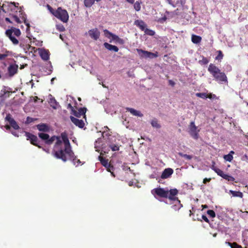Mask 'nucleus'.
<instances>
[{
  "instance_id": "obj_52",
  "label": "nucleus",
  "mask_w": 248,
  "mask_h": 248,
  "mask_svg": "<svg viewBox=\"0 0 248 248\" xmlns=\"http://www.w3.org/2000/svg\"><path fill=\"white\" fill-rule=\"evenodd\" d=\"M211 178H204L203 180V184H206L207 182H210L211 181Z\"/></svg>"
},
{
  "instance_id": "obj_28",
  "label": "nucleus",
  "mask_w": 248,
  "mask_h": 248,
  "mask_svg": "<svg viewBox=\"0 0 248 248\" xmlns=\"http://www.w3.org/2000/svg\"><path fill=\"white\" fill-rule=\"evenodd\" d=\"M196 96L202 99H206L207 98L212 99V97H210L205 93H196Z\"/></svg>"
},
{
  "instance_id": "obj_27",
  "label": "nucleus",
  "mask_w": 248,
  "mask_h": 248,
  "mask_svg": "<svg viewBox=\"0 0 248 248\" xmlns=\"http://www.w3.org/2000/svg\"><path fill=\"white\" fill-rule=\"evenodd\" d=\"M229 193L232 194L233 197H237L240 198L243 197V193L240 191H235L233 190H230Z\"/></svg>"
},
{
  "instance_id": "obj_53",
  "label": "nucleus",
  "mask_w": 248,
  "mask_h": 248,
  "mask_svg": "<svg viewBox=\"0 0 248 248\" xmlns=\"http://www.w3.org/2000/svg\"><path fill=\"white\" fill-rule=\"evenodd\" d=\"M211 169L215 171V170L217 169V168L215 166V162H212V165L211 166Z\"/></svg>"
},
{
  "instance_id": "obj_7",
  "label": "nucleus",
  "mask_w": 248,
  "mask_h": 248,
  "mask_svg": "<svg viewBox=\"0 0 248 248\" xmlns=\"http://www.w3.org/2000/svg\"><path fill=\"white\" fill-rule=\"evenodd\" d=\"M188 133L195 140H197L199 138V130H198L197 127L195 125L194 122H191L189 125Z\"/></svg>"
},
{
  "instance_id": "obj_11",
  "label": "nucleus",
  "mask_w": 248,
  "mask_h": 248,
  "mask_svg": "<svg viewBox=\"0 0 248 248\" xmlns=\"http://www.w3.org/2000/svg\"><path fill=\"white\" fill-rule=\"evenodd\" d=\"M18 66L17 64H10L8 67V74L9 77H13L17 73Z\"/></svg>"
},
{
  "instance_id": "obj_23",
  "label": "nucleus",
  "mask_w": 248,
  "mask_h": 248,
  "mask_svg": "<svg viewBox=\"0 0 248 248\" xmlns=\"http://www.w3.org/2000/svg\"><path fill=\"white\" fill-rule=\"evenodd\" d=\"M40 54V56H41V58L43 60L47 61L49 59V54L46 50H44L41 51Z\"/></svg>"
},
{
  "instance_id": "obj_10",
  "label": "nucleus",
  "mask_w": 248,
  "mask_h": 248,
  "mask_svg": "<svg viewBox=\"0 0 248 248\" xmlns=\"http://www.w3.org/2000/svg\"><path fill=\"white\" fill-rule=\"evenodd\" d=\"M5 119V121L8 122L9 124L14 129L17 130L20 128V127L17 124L16 122L12 117V116L10 113L6 115Z\"/></svg>"
},
{
  "instance_id": "obj_47",
  "label": "nucleus",
  "mask_w": 248,
  "mask_h": 248,
  "mask_svg": "<svg viewBox=\"0 0 248 248\" xmlns=\"http://www.w3.org/2000/svg\"><path fill=\"white\" fill-rule=\"evenodd\" d=\"M166 20H167V17H166V16H164L163 17L158 19V22L162 23L164 21H165Z\"/></svg>"
},
{
  "instance_id": "obj_13",
  "label": "nucleus",
  "mask_w": 248,
  "mask_h": 248,
  "mask_svg": "<svg viewBox=\"0 0 248 248\" xmlns=\"http://www.w3.org/2000/svg\"><path fill=\"white\" fill-rule=\"evenodd\" d=\"M88 34L91 38L97 40L100 36V32L97 28H94L88 31Z\"/></svg>"
},
{
  "instance_id": "obj_40",
  "label": "nucleus",
  "mask_w": 248,
  "mask_h": 248,
  "mask_svg": "<svg viewBox=\"0 0 248 248\" xmlns=\"http://www.w3.org/2000/svg\"><path fill=\"white\" fill-rule=\"evenodd\" d=\"M37 118H33L30 117H27L26 118V121L25 122L26 124H29L36 120H37Z\"/></svg>"
},
{
  "instance_id": "obj_24",
  "label": "nucleus",
  "mask_w": 248,
  "mask_h": 248,
  "mask_svg": "<svg viewBox=\"0 0 248 248\" xmlns=\"http://www.w3.org/2000/svg\"><path fill=\"white\" fill-rule=\"evenodd\" d=\"M112 39L113 40L115 41L116 43H117L120 45H123L125 43L124 40V39L120 38L118 36H117L115 34L113 36V38Z\"/></svg>"
},
{
  "instance_id": "obj_6",
  "label": "nucleus",
  "mask_w": 248,
  "mask_h": 248,
  "mask_svg": "<svg viewBox=\"0 0 248 248\" xmlns=\"http://www.w3.org/2000/svg\"><path fill=\"white\" fill-rule=\"evenodd\" d=\"M25 136L27 140H30L31 143L38 148H42L40 143V141L38 140L37 137L32 134L28 132H25Z\"/></svg>"
},
{
  "instance_id": "obj_3",
  "label": "nucleus",
  "mask_w": 248,
  "mask_h": 248,
  "mask_svg": "<svg viewBox=\"0 0 248 248\" xmlns=\"http://www.w3.org/2000/svg\"><path fill=\"white\" fill-rule=\"evenodd\" d=\"M46 7L49 12L56 18L63 23H67L69 20V15L67 11L59 7L56 10H54L49 4Z\"/></svg>"
},
{
  "instance_id": "obj_29",
  "label": "nucleus",
  "mask_w": 248,
  "mask_h": 248,
  "mask_svg": "<svg viewBox=\"0 0 248 248\" xmlns=\"http://www.w3.org/2000/svg\"><path fill=\"white\" fill-rule=\"evenodd\" d=\"M8 6L11 8L12 11L15 10L16 8H18L16 5H18V3H16L15 2H7Z\"/></svg>"
},
{
  "instance_id": "obj_31",
  "label": "nucleus",
  "mask_w": 248,
  "mask_h": 248,
  "mask_svg": "<svg viewBox=\"0 0 248 248\" xmlns=\"http://www.w3.org/2000/svg\"><path fill=\"white\" fill-rule=\"evenodd\" d=\"M93 0H84V5L86 7H91L94 3Z\"/></svg>"
},
{
  "instance_id": "obj_26",
  "label": "nucleus",
  "mask_w": 248,
  "mask_h": 248,
  "mask_svg": "<svg viewBox=\"0 0 248 248\" xmlns=\"http://www.w3.org/2000/svg\"><path fill=\"white\" fill-rule=\"evenodd\" d=\"M151 124L153 127L155 128H160L161 127L160 124H158V121L156 118H154L152 120Z\"/></svg>"
},
{
  "instance_id": "obj_58",
  "label": "nucleus",
  "mask_w": 248,
  "mask_h": 248,
  "mask_svg": "<svg viewBox=\"0 0 248 248\" xmlns=\"http://www.w3.org/2000/svg\"><path fill=\"white\" fill-rule=\"evenodd\" d=\"M40 149H42L43 151H45L46 152L49 153V148H44L42 147V148H40Z\"/></svg>"
},
{
  "instance_id": "obj_42",
  "label": "nucleus",
  "mask_w": 248,
  "mask_h": 248,
  "mask_svg": "<svg viewBox=\"0 0 248 248\" xmlns=\"http://www.w3.org/2000/svg\"><path fill=\"white\" fill-rule=\"evenodd\" d=\"M199 62L202 64L205 65L209 62V60L207 59V58L204 57H202V60L200 61Z\"/></svg>"
},
{
  "instance_id": "obj_35",
  "label": "nucleus",
  "mask_w": 248,
  "mask_h": 248,
  "mask_svg": "<svg viewBox=\"0 0 248 248\" xmlns=\"http://www.w3.org/2000/svg\"><path fill=\"white\" fill-rule=\"evenodd\" d=\"M141 2L137 1L134 4V8L136 11H139L140 10V4Z\"/></svg>"
},
{
  "instance_id": "obj_32",
  "label": "nucleus",
  "mask_w": 248,
  "mask_h": 248,
  "mask_svg": "<svg viewBox=\"0 0 248 248\" xmlns=\"http://www.w3.org/2000/svg\"><path fill=\"white\" fill-rule=\"evenodd\" d=\"M104 32L105 36L108 38H110V37H111V38L112 39L113 36L115 35L114 34H113L112 33L110 32L107 29L104 30Z\"/></svg>"
},
{
  "instance_id": "obj_61",
  "label": "nucleus",
  "mask_w": 248,
  "mask_h": 248,
  "mask_svg": "<svg viewBox=\"0 0 248 248\" xmlns=\"http://www.w3.org/2000/svg\"><path fill=\"white\" fill-rule=\"evenodd\" d=\"M11 133L14 136L16 137H18L19 136L17 133L16 131H12Z\"/></svg>"
},
{
  "instance_id": "obj_4",
  "label": "nucleus",
  "mask_w": 248,
  "mask_h": 248,
  "mask_svg": "<svg viewBox=\"0 0 248 248\" xmlns=\"http://www.w3.org/2000/svg\"><path fill=\"white\" fill-rule=\"evenodd\" d=\"M208 71L212 75L217 81L220 82L227 81V78L223 72H221L219 69L211 63L208 68Z\"/></svg>"
},
{
  "instance_id": "obj_16",
  "label": "nucleus",
  "mask_w": 248,
  "mask_h": 248,
  "mask_svg": "<svg viewBox=\"0 0 248 248\" xmlns=\"http://www.w3.org/2000/svg\"><path fill=\"white\" fill-rule=\"evenodd\" d=\"M173 173V170L171 168L165 169L162 173L161 178L164 179L169 178Z\"/></svg>"
},
{
  "instance_id": "obj_9",
  "label": "nucleus",
  "mask_w": 248,
  "mask_h": 248,
  "mask_svg": "<svg viewBox=\"0 0 248 248\" xmlns=\"http://www.w3.org/2000/svg\"><path fill=\"white\" fill-rule=\"evenodd\" d=\"M153 192L162 198H167V197H168L169 190H165L163 188H155L152 190V193H154Z\"/></svg>"
},
{
  "instance_id": "obj_39",
  "label": "nucleus",
  "mask_w": 248,
  "mask_h": 248,
  "mask_svg": "<svg viewBox=\"0 0 248 248\" xmlns=\"http://www.w3.org/2000/svg\"><path fill=\"white\" fill-rule=\"evenodd\" d=\"M223 178L228 180V181H233L235 179L232 176L225 174L223 175Z\"/></svg>"
},
{
  "instance_id": "obj_1",
  "label": "nucleus",
  "mask_w": 248,
  "mask_h": 248,
  "mask_svg": "<svg viewBox=\"0 0 248 248\" xmlns=\"http://www.w3.org/2000/svg\"><path fill=\"white\" fill-rule=\"evenodd\" d=\"M38 137L43 140L46 144L51 145L53 143L55 140H57L53 148L54 155L56 158L60 157V155L62 150L60 148V145L62 143V140L60 139V137L53 136L51 138L48 134L45 133H39L38 134Z\"/></svg>"
},
{
  "instance_id": "obj_37",
  "label": "nucleus",
  "mask_w": 248,
  "mask_h": 248,
  "mask_svg": "<svg viewBox=\"0 0 248 248\" xmlns=\"http://www.w3.org/2000/svg\"><path fill=\"white\" fill-rule=\"evenodd\" d=\"M109 147L113 151H117L119 150V146L117 145H115L114 144H111L109 145Z\"/></svg>"
},
{
  "instance_id": "obj_38",
  "label": "nucleus",
  "mask_w": 248,
  "mask_h": 248,
  "mask_svg": "<svg viewBox=\"0 0 248 248\" xmlns=\"http://www.w3.org/2000/svg\"><path fill=\"white\" fill-rule=\"evenodd\" d=\"M178 155L181 157H185L187 160H190L192 158V156L191 155H188L186 154H184L183 153L181 152L178 153Z\"/></svg>"
},
{
  "instance_id": "obj_20",
  "label": "nucleus",
  "mask_w": 248,
  "mask_h": 248,
  "mask_svg": "<svg viewBox=\"0 0 248 248\" xmlns=\"http://www.w3.org/2000/svg\"><path fill=\"white\" fill-rule=\"evenodd\" d=\"M49 100L48 101V103H49L50 106L53 108L54 109H57L59 105V103L57 102L54 97H53L51 95H50Z\"/></svg>"
},
{
  "instance_id": "obj_22",
  "label": "nucleus",
  "mask_w": 248,
  "mask_h": 248,
  "mask_svg": "<svg viewBox=\"0 0 248 248\" xmlns=\"http://www.w3.org/2000/svg\"><path fill=\"white\" fill-rule=\"evenodd\" d=\"M7 87L6 86H3V88L1 90L0 92V98L1 100H4L6 98L9 97V95L6 96V93H9L11 91H7L6 89Z\"/></svg>"
},
{
  "instance_id": "obj_62",
  "label": "nucleus",
  "mask_w": 248,
  "mask_h": 248,
  "mask_svg": "<svg viewBox=\"0 0 248 248\" xmlns=\"http://www.w3.org/2000/svg\"><path fill=\"white\" fill-rule=\"evenodd\" d=\"M141 138L143 140H148L149 141H151V139L150 138H149L148 137L141 136Z\"/></svg>"
},
{
  "instance_id": "obj_5",
  "label": "nucleus",
  "mask_w": 248,
  "mask_h": 248,
  "mask_svg": "<svg viewBox=\"0 0 248 248\" xmlns=\"http://www.w3.org/2000/svg\"><path fill=\"white\" fill-rule=\"evenodd\" d=\"M13 33L16 37H19L21 35L20 30L15 27H12L10 29L7 30L5 31L6 35L9 37L13 44L16 45L18 44L19 41L13 35Z\"/></svg>"
},
{
  "instance_id": "obj_12",
  "label": "nucleus",
  "mask_w": 248,
  "mask_h": 248,
  "mask_svg": "<svg viewBox=\"0 0 248 248\" xmlns=\"http://www.w3.org/2000/svg\"><path fill=\"white\" fill-rule=\"evenodd\" d=\"M178 193V190L176 188L170 189L169 191L168 197H167V198L171 201L177 200L180 203V201L178 200V198L175 197V196L177 195Z\"/></svg>"
},
{
  "instance_id": "obj_45",
  "label": "nucleus",
  "mask_w": 248,
  "mask_h": 248,
  "mask_svg": "<svg viewBox=\"0 0 248 248\" xmlns=\"http://www.w3.org/2000/svg\"><path fill=\"white\" fill-rule=\"evenodd\" d=\"M218 55L216 57V60H221L223 58V55L220 50H218Z\"/></svg>"
},
{
  "instance_id": "obj_25",
  "label": "nucleus",
  "mask_w": 248,
  "mask_h": 248,
  "mask_svg": "<svg viewBox=\"0 0 248 248\" xmlns=\"http://www.w3.org/2000/svg\"><path fill=\"white\" fill-rule=\"evenodd\" d=\"M191 40L193 43L198 44L201 41L202 38L200 36H198L196 35H192Z\"/></svg>"
},
{
  "instance_id": "obj_14",
  "label": "nucleus",
  "mask_w": 248,
  "mask_h": 248,
  "mask_svg": "<svg viewBox=\"0 0 248 248\" xmlns=\"http://www.w3.org/2000/svg\"><path fill=\"white\" fill-rule=\"evenodd\" d=\"M87 111V108H79L78 111H76V110H74L73 113H71V114H73L75 116L80 118L81 115H84V118H86L85 113Z\"/></svg>"
},
{
  "instance_id": "obj_60",
  "label": "nucleus",
  "mask_w": 248,
  "mask_h": 248,
  "mask_svg": "<svg viewBox=\"0 0 248 248\" xmlns=\"http://www.w3.org/2000/svg\"><path fill=\"white\" fill-rule=\"evenodd\" d=\"M24 23H25L26 25L27 26V31L29 30L30 29V24L29 23H27L26 22V20H25Z\"/></svg>"
},
{
  "instance_id": "obj_33",
  "label": "nucleus",
  "mask_w": 248,
  "mask_h": 248,
  "mask_svg": "<svg viewBox=\"0 0 248 248\" xmlns=\"http://www.w3.org/2000/svg\"><path fill=\"white\" fill-rule=\"evenodd\" d=\"M226 244L229 245L231 248H238L239 245L236 242L231 243L229 242H226Z\"/></svg>"
},
{
  "instance_id": "obj_8",
  "label": "nucleus",
  "mask_w": 248,
  "mask_h": 248,
  "mask_svg": "<svg viewBox=\"0 0 248 248\" xmlns=\"http://www.w3.org/2000/svg\"><path fill=\"white\" fill-rule=\"evenodd\" d=\"M137 51L141 57L144 58H154L157 57V54L151 52L137 49Z\"/></svg>"
},
{
  "instance_id": "obj_56",
  "label": "nucleus",
  "mask_w": 248,
  "mask_h": 248,
  "mask_svg": "<svg viewBox=\"0 0 248 248\" xmlns=\"http://www.w3.org/2000/svg\"><path fill=\"white\" fill-rule=\"evenodd\" d=\"M170 5H172L173 7H175V5L173 3L172 0H166Z\"/></svg>"
},
{
  "instance_id": "obj_17",
  "label": "nucleus",
  "mask_w": 248,
  "mask_h": 248,
  "mask_svg": "<svg viewBox=\"0 0 248 248\" xmlns=\"http://www.w3.org/2000/svg\"><path fill=\"white\" fill-rule=\"evenodd\" d=\"M36 127L39 131L44 132H48L50 130L49 126L46 124H40L36 125Z\"/></svg>"
},
{
  "instance_id": "obj_19",
  "label": "nucleus",
  "mask_w": 248,
  "mask_h": 248,
  "mask_svg": "<svg viewBox=\"0 0 248 248\" xmlns=\"http://www.w3.org/2000/svg\"><path fill=\"white\" fill-rule=\"evenodd\" d=\"M134 25H136L140 29L144 31L145 28L147 27V25L145 23V22L142 20H136L134 21Z\"/></svg>"
},
{
  "instance_id": "obj_63",
  "label": "nucleus",
  "mask_w": 248,
  "mask_h": 248,
  "mask_svg": "<svg viewBox=\"0 0 248 248\" xmlns=\"http://www.w3.org/2000/svg\"><path fill=\"white\" fill-rule=\"evenodd\" d=\"M5 21H6V22H7L10 23H12V22L11 21V20L10 19V18H8V17H6V18H5Z\"/></svg>"
},
{
  "instance_id": "obj_54",
  "label": "nucleus",
  "mask_w": 248,
  "mask_h": 248,
  "mask_svg": "<svg viewBox=\"0 0 248 248\" xmlns=\"http://www.w3.org/2000/svg\"><path fill=\"white\" fill-rule=\"evenodd\" d=\"M20 41V47H23L24 46V39H19Z\"/></svg>"
},
{
  "instance_id": "obj_50",
  "label": "nucleus",
  "mask_w": 248,
  "mask_h": 248,
  "mask_svg": "<svg viewBox=\"0 0 248 248\" xmlns=\"http://www.w3.org/2000/svg\"><path fill=\"white\" fill-rule=\"evenodd\" d=\"M67 108H70L71 109V110L72 111L71 113H73V112L75 110V109L73 107V106L71 105V104H68Z\"/></svg>"
},
{
  "instance_id": "obj_15",
  "label": "nucleus",
  "mask_w": 248,
  "mask_h": 248,
  "mask_svg": "<svg viewBox=\"0 0 248 248\" xmlns=\"http://www.w3.org/2000/svg\"><path fill=\"white\" fill-rule=\"evenodd\" d=\"M70 118L72 122L78 127L82 128L84 126L85 124L82 120H79L72 116H71Z\"/></svg>"
},
{
  "instance_id": "obj_21",
  "label": "nucleus",
  "mask_w": 248,
  "mask_h": 248,
  "mask_svg": "<svg viewBox=\"0 0 248 248\" xmlns=\"http://www.w3.org/2000/svg\"><path fill=\"white\" fill-rule=\"evenodd\" d=\"M126 109L127 111L130 112L133 115L142 117L143 115L140 111L137 110L133 108H126Z\"/></svg>"
},
{
  "instance_id": "obj_64",
  "label": "nucleus",
  "mask_w": 248,
  "mask_h": 248,
  "mask_svg": "<svg viewBox=\"0 0 248 248\" xmlns=\"http://www.w3.org/2000/svg\"><path fill=\"white\" fill-rule=\"evenodd\" d=\"M38 100H40V98H39L37 96H35L34 97V102H37Z\"/></svg>"
},
{
  "instance_id": "obj_55",
  "label": "nucleus",
  "mask_w": 248,
  "mask_h": 248,
  "mask_svg": "<svg viewBox=\"0 0 248 248\" xmlns=\"http://www.w3.org/2000/svg\"><path fill=\"white\" fill-rule=\"evenodd\" d=\"M169 85H171L172 87H173L175 84V83L172 80H169Z\"/></svg>"
},
{
  "instance_id": "obj_48",
  "label": "nucleus",
  "mask_w": 248,
  "mask_h": 248,
  "mask_svg": "<svg viewBox=\"0 0 248 248\" xmlns=\"http://www.w3.org/2000/svg\"><path fill=\"white\" fill-rule=\"evenodd\" d=\"M202 217L206 222H207V223L209 222V219H208V218L205 215H202Z\"/></svg>"
},
{
  "instance_id": "obj_41",
  "label": "nucleus",
  "mask_w": 248,
  "mask_h": 248,
  "mask_svg": "<svg viewBox=\"0 0 248 248\" xmlns=\"http://www.w3.org/2000/svg\"><path fill=\"white\" fill-rule=\"evenodd\" d=\"M56 29L60 31H64L65 30V29L63 25L62 24H59L56 25Z\"/></svg>"
},
{
  "instance_id": "obj_51",
  "label": "nucleus",
  "mask_w": 248,
  "mask_h": 248,
  "mask_svg": "<svg viewBox=\"0 0 248 248\" xmlns=\"http://www.w3.org/2000/svg\"><path fill=\"white\" fill-rule=\"evenodd\" d=\"M75 157H76L75 155ZM71 160H72L74 163V165L76 164V161H77V163L78 164H80L81 163L79 159H77V157H76V159H75L74 160V161H73V159H70Z\"/></svg>"
},
{
  "instance_id": "obj_43",
  "label": "nucleus",
  "mask_w": 248,
  "mask_h": 248,
  "mask_svg": "<svg viewBox=\"0 0 248 248\" xmlns=\"http://www.w3.org/2000/svg\"><path fill=\"white\" fill-rule=\"evenodd\" d=\"M207 214L210 216L211 217H216V214L214 211L213 210H208L207 211Z\"/></svg>"
},
{
  "instance_id": "obj_46",
  "label": "nucleus",
  "mask_w": 248,
  "mask_h": 248,
  "mask_svg": "<svg viewBox=\"0 0 248 248\" xmlns=\"http://www.w3.org/2000/svg\"><path fill=\"white\" fill-rule=\"evenodd\" d=\"M13 18H14V19L15 20V21L17 22V23H21V20H20V19L17 16H16V15H14L13 16Z\"/></svg>"
},
{
  "instance_id": "obj_57",
  "label": "nucleus",
  "mask_w": 248,
  "mask_h": 248,
  "mask_svg": "<svg viewBox=\"0 0 248 248\" xmlns=\"http://www.w3.org/2000/svg\"><path fill=\"white\" fill-rule=\"evenodd\" d=\"M61 136L62 139L63 138H64L65 137H67V135L66 132H62L61 133Z\"/></svg>"
},
{
  "instance_id": "obj_18",
  "label": "nucleus",
  "mask_w": 248,
  "mask_h": 248,
  "mask_svg": "<svg viewBox=\"0 0 248 248\" xmlns=\"http://www.w3.org/2000/svg\"><path fill=\"white\" fill-rule=\"evenodd\" d=\"M104 46L107 49L110 51L117 52L119 50V48L117 46L112 45L107 42L104 43Z\"/></svg>"
},
{
  "instance_id": "obj_36",
  "label": "nucleus",
  "mask_w": 248,
  "mask_h": 248,
  "mask_svg": "<svg viewBox=\"0 0 248 248\" xmlns=\"http://www.w3.org/2000/svg\"><path fill=\"white\" fill-rule=\"evenodd\" d=\"M224 159L229 162H231L233 159V156L231 154L224 155Z\"/></svg>"
},
{
  "instance_id": "obj_34",
  "label": "nucleus",
  "mask_w": 248,
  "mask_h": 248,
  "mask_svg": "<svg viewBox=\"0 0 248 248\" xmlns=\"http://www.w3.org/2000/svg\"><path fill=\"white\" fill-rule=\"evenodd\" d=\"M144 31L145 34L149 35L150 36H153L155 34V32L154 31L146 28L144 30Z\"/></svg>"
},
{
  "instance_id": "obj_44",
  "label": "nucleus",
  "mask_w": 248,
  "mask_h": 248,
  "mask_svg": "<svg viewBox=\"0 0 248 248\" xmlns=\"http://www.w3.org/2000/svg\"><path fill=\"white\" fill-rule=\"evenodd\" d=\"M215 171L217 174V175H219L221 177H223V175L225 174L222 170L218 168L215 170Z\"/></svg>"
},
{
  "instance_id": "obj_59",
  "label": "nucleus",
  "mask_w": 248,
  "mask_h": 248,
  "mask_svg": "<svg viewBox=\"0 0 248 248\" xmlns=\"http://www.w3.org/2000/svg\"><path fill=\"white\" fill-rule=\"evenodd\" d=\"M101 139H100V138H99V139H98V140H96V141H95V148L96 149H97V143L98 142V143H99V142H100V141H101Z\"/></svg>"
},
{
  "instance_id": "obj_2",
  "label": "nucleus",
  "mask_w": 248,
  "mask_h": 248,
  "mask_svg": "<svg viewBox=\"0 0 248 248\" xmlns=\"http://www.w3.org/2000/svg\"><path fill=\"white\" fill-rule=\"evenodd\" d=\"M62 140V143L59 146L62 150L61 153L59 155L61 157L57 158L62 159L63 162H66L67 159H73L74 162L76 157L71 150V147L67 136Z\"/></svg>"
},
{
  "instance_id": "obj_30",
  "label": "nucleus",
  "mask_w": 248,
  "mask_h": 248,
  "mask_svg": "<svg viewBox=\"0 0 248 248\" xmlns=\"http://www.w3.org/2000/svg\"><path fill=\"white\" fill-rule=\"evenodd\" d=\"M98 159L100 161L102 165L105 167H107L108 165V160L105 159L101 156H98Z\"/></svg>"
},
{
  "instance_id": "obj_49",
  "label": "nucleus",
  "mask_w": 248,
  "mask_h": 248,
  "mask_svg": "<svg viewBox=\"0 0 248 248\" xmlns=\"http://www.w3.org/2000/svg\"><path fill=\"white\" fill-rule=\"evenodd\" d=\"M7 56L5 54H0V60H4Z\"/></svg>"
}]
</instances>
